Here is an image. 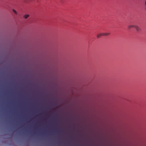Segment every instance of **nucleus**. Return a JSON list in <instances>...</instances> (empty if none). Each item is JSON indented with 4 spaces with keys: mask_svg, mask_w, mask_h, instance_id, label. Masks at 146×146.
Returning a JSON list of instances; mask_svg holds the SVG:
<instances>
[{
    "mask_svg": "<svg viewBox=\"0 0 146 146\" xmlns=\"http://www.w3.org/2000/svg\"><path fill=\"white\" fill-rule=\"evenodd\" d=\"M135 28L137 31H140L141 30V29L137 26L135 25Z\"/></svg>",
    "mask_w": 146,
    "mask_h": 146,
    "instance_id": "1",
    "label": "nucleus"
},
{
    "mask_svg": "<svg viewBox=\"0 0 146 146\" xmlns=\"http://www.w3.org/2000/svg\"><path fill=\"white\" fill-rule=\"evenodd\" d=\"M135 25H131L128 26L127 27V29H130L132 28H135Z\"/></svg>",
    "mask_w": 146,
    "mask_h": 146,
    "instance_id": "2",
    "label": "nucleus"
},
{
    "mask_svg": "<svg viewBox=\"0 0 146 146\" xmlns=\"http://www.w3.org/2000/svg\"><path fill=\"white\" fill-rule=\"evenodd\" d=\"M102 36H107L109 35L110 34V33H102Z\"/></svg>",
    "mask_w": 146,
    "mask_h": 146,
    "instance_id": "3",
    "label": "nucleus"
},
{
    "mask_svg": "<svg viewBox=\"0 0 146 146\" xmlns=\"http://www.w3.org/2000/svg\"><path fill=\"white\" fill-rule=\"evenodd\" d=\"M102 36V33H100L97 35V38H99Z\"/></svg>",
    "mask_w": 146,
    "mask_h": 146,
    "instance_id": "4",
    "label": "nucleus"
},
{
    "mask_svg": "<svg viewBox=\"0 0 146 146\" xmlns=\"http://www.w3.org/2000/svg\"><path fill=\"white\" fill-rule=\"evenodd\" d=\"M29 15L27 14V15H24V17L25 19H26L29 17Z\"/></svg>",
    "mask_w": 146,
    "mask_h": 146,
    "instance_id": "5",
    "label": "nucleus"
},
{
    "mask_svg": "<svg viewBox=\"0 0 146 146\" xmlns=\"http://www.w3.org/2000/svg\"><path fill=\"white\" fill-rule=\"evenodd\" d=\"M13 11L14 12V13L16 15L17 14V13L16 11L14 9H13Z\"/></svg>",
    "mask_w": 146,
    "mask_h": 146,
    "instance_id": "6",
    "label": "nucleus"
},
{
    "mask_svg": "<svg viewBox=\"0 0 146 146\" xmlns=\"http://www.w3.org/2000/svg\"><path fill=\"white\" fill-rule=\"evenodd\" d=\"M145 9L146 11V0L145 1Z\"/></svg>",
    "mask_w": 146,
    "mask_h": 146,
    "instance_id": "7",
    "label": "nucleus"
}]
</instances>
